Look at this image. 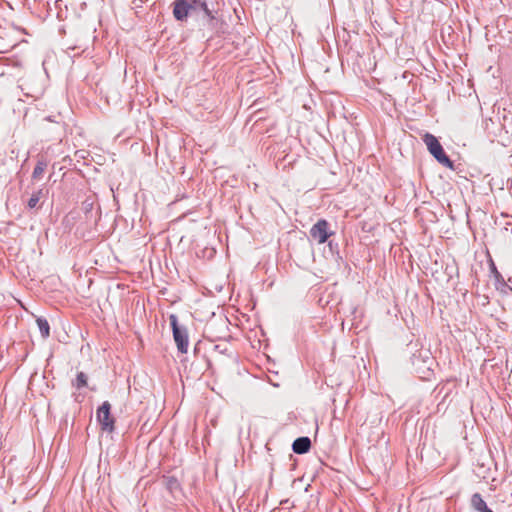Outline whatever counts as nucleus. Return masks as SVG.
Segmentation results:
<instances>
[{
    "mask_svg": "<svg viewBox=\"0 0 512 512\" xmlns=\"http://www.w3.org/2000/svg\"><path fill=\"white\" fill-rule=\"evenodd\" d=\"M423 142L427 146L430 154L443 166L453 169V161L446 155L439 140L431 133H426L423 136Z\"/></svg>",
    "mask_w": 512,
    "mask_h": 512,
    "instance_id": "nucleus-1",
    "label": "nucleus"
},
{
    "mask_svg": "<svg viewBox=\"0 0 512 512\" xmlns=\"http://www.w3.org/2000/svg\"><path fill=\"white\" fill-rule=\"evenodd\" d=\"M169 322L173 332V338L180 353L185 354L188 351L189 338L186 327L179 325L178 317L174 314L169 316Z\"/></svg>",
    "mask_w": 512,
    "mask_h": 512,
    "instance_id": "nucleus-2",
    "label": "nucleus"
},
{
    "mask_svg": "<svg viewBox=\"0 0 512 512\" xmlns=\"http://www.w3.org/2000/svg\"><path fill=\"white\" fill-rule=\"evenodd\" d=\"M97 420L101 425V429L106 432H113L115 429V419L111 416V404L104 401L97 409Z\"/></svg>",
    "mask_w": 512,
    "mask_h": 512,
    "instance_id": "nucleus-3",
    "label": "nucleus"
},
{
    "mask_svg": "<svg viewBox=\"0 0 512 512\" xmlns=\"http://www.w3.org/2000/svg\"><path fill=\"white\" fill-rule=\"evenodd\" d=\"M195 0H175L173 16L177 21H186L190 13L195 12Z\"/></svg>",
    "mask_w": 512,
    "mask_h": 512,
    "instance_id": "nucleus-4",
    "label": "nucleus"
},
{
    "mask_svg": "<svg viewBox=\"0 0 512 512\" xmlns=\"http://www.w3.org/2000/svg\"><path fill=\"white\" fill-rule=\"evenodd\" d=\"M329 223L325 219L318 220L311 228V236L318 240L319 243H325L331 233L328 231Z\"/></svg>",
    "mask_w": 512,
    "mask_h": 512,
    "instance_id": "nucleus-5",
    "label": "nucleus"
},
{
    "mask_svg": "<svg viewBox=\"0 0 512 512\" xmlns=\"http://www.w3.org/2000/svg\"><path fill=\"white\" fill-rule=\"evenodd\" d=\"M311 448V440L309 437H298L292 444V450L296 454H305Z\"/></svg>",
    "mask_w": 512,
    "mask_h": 512,
    "instance_id": "nucleus-6",
    "label": "nucleus"
},
{
    "mask_svg": "<svg viewBox=\"0 0 512 512\" xmlns=\"http://www.w3.org/2000/svg\"><path fill=\"white\" fill-rule=\"evenodd\" d=\"M490 271L495 279V286L497 290L505 291V289H510V287L506 284L504 277L497 270L493 261L490 263Z\"/></svg>",
    "mask_w": 512,
    "mask_h": 512,
    "instance_id": "nucleus-7",
    "label": "nucleus"
},
{
    "mask_svg": "<svg viewBox=\"0 0 512 512\" xmlns=\"http://www.w3.org/2000/svg\"><path fill=\"white\" fill-rule=\"evenodd\" d=\"M471 506L478 512H494L487 506L480 493H474L472 495Z\"/></svg>",
    "mask_w": 512,
    "mask_h": 512,
    "instance_id": "nucleus-8",
    "label": "nucleus"
},
{
    "mask_svg": "<svg viewBox=\"0 0 512 512\" xmlns=\"http://www.w3.org/2000/svg\"><path fill=\"white\" fill-rule=\"evenodd\" d=\"M195 11L201 10L204 16L207 18L208 24H212V22L216 19L215 14L212 10L209 9L208 4L205 0H195Z\"/></svg>",
    "mask_w": 512,
    "mask_h": 512,
    "instance_id": "nucleus-9",
    "label": "nucleus"
},
{
    "mask_svg": "<svg viewBox=\"0 0 512 512\" xmlns=\"http://www.w3.org/2000/svg\"><path fill=\"white\" fill-rule=\"evenodd\" d=\"M36 323L38 326V329L41 333V336L43 338H47L50 335V326L46 318L44 317H38L36 319Z\"/></svg>",
    "mask_w": 512,
    "mask_h": 512,
    "instance_id": "nucleus-10",
    "label": "nucleus"
},
{
    "mask_svg": "<svg viewBox=\"0 0 512 512\" xmlns=\"http://www.w3.org/2000/svg\"><path fill=\"white\" fill-rule=\"evenodd\" d=\"M217 325H218V326H221V327H223V328H225V329H227V327H228V326H227V319H220L219 321H214V322H211L210 324H208V326H207V331H208V333H210V334H211V337H213V340H215V339H221V338H222V336L213 335V331H212V330H213V329H214V327H216Z\"/></svg>",
    "mask_w": 512,
    "mask_h": 512,
    "instance_id": "nucleus-11",
    "label": "nucleus"
},
{
    "mask_svg": "<svg viewBox=\"0 0 512 512\" xmlns=\"http://www.w3.org/2000/svg\"><path fill=\"white\" fill-rule=\"evenodd\" d=\"M46 167H47L46 161L38 160V162L32 172V178L35 180L40 179L42 174L44 173Z\"/></svg>",
    "mask_w": 512,
    "mask_h": 512,
    "instance_id": "nucleus-12",
    "label": "nucleus"
},
{
    "mask_svg": "<svg viewBox=\"0 0 512 512\" xmlns=\"http://www.w3.org/2000/svg\"><path fill=\"white\" fill-rule=\"evenodd\" d=\"M88 377L84 372H78L76 379L72 382L73 387L81 389L87 386Z\"/></svg>",
    "mask_w": 512,
    "mask_h": 512,
    "instance_id": "nucleus-13",
    "label": "nucleus"
},
{
    "mask_svg": "<svg viewBox=\"0 0 512 512\" xmlns=\"http://www.w3.org/2000/svg\"><path fill=\"white\" fill-rule=\"evenodd\" d=\"M42 195H43L42 189H39V190L33 192V194L31 195V197L29 198V200L27 202L28 208H30V209L35 208L38 205Z\"/></svg>",
    "mask_w": 512,
    "mask_h": 512,
    "instance_id": "nucleus-14",
    "label": "nucleus"
},
{
    "mask_svg": "<svg viewBox=\"0 0 512 512\" xmlns=\"http://www.w3.org/2000/svg\"><path fill=\"white\" fill-rule=\"evenodd\" d=\"M166 487L173 492L174 490L179 489L180 484L175 477H167L166 479Z\"/></svg>",
    "mask_w": 512,
    "mask_h": 512,
    "instance_id": "nucleus-15",
    "label": "nucleus"
},
{
    "mask_svg": "<svg viewBox=\"0 0 512 512\" xmlns=\"http://www.w3.org/2000/svg\"><path fill=\"white\" fill-rule=\"evenodd\" d=\"M214 350L220 354H225L227 352L228 348H227L226 344H216L214 346Z\"/></svg>",
    "mask_w": 512,
    "mask_h": 512,
    "instance_id": "nucleus-16",
    "label": "nucleus"
},
{
    "mask_svg": "<svg viewBox=\"0 0 512 512\" xmlns=\"http://www.w3.org/2000/svg\"><path fill=\"white\" fill-rule=\"evenodd\" d=\"M24 94L28 97H32V98H38L39 95L41 94V91L40 90H37V91H33V92H24Z\"/></svg>",
    "mask_w": 512,
    "mask_h": 512,
    "instance_id": "nucleus-17",
    "label": "nucleus"
},
{
    "mask_svg": "<svg viewBox=\"0 0 512 512\" xmlns=\"http://www.w3.org/2000/svg\"><path fill=\"white\" fill-rule=\"evenodd\" d=\"M198 345H199V343H197V344L195 345V347H194V352H195V353H197V352H198V350H199Z\"/></svg>",
    "mask_w": 512,
    "mask_h": 512,
    "instance_id": "nucleus-18",
    "label": "nucleus"
},
{
    "mask_svg": "<svg viewBox=\"0 0 512 512\" xmlns=\"http://www.w3.org/2000/svg\"><path fill=\"white\" fill-rule=\"evenodd\" d=\"M328 245H329L330 249L334 248L332 241H330Z\"/></svg>",
    "mask_w": 512,
    "mask_h": 512,
    "instance_id": "nucleus-19",
    "label": "nucleus"
}]
</instances>
